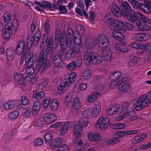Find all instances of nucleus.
<instances>
[{
  "label": "nucleus",
  "instance_id": "obj_61",
  "mask_svg": "<svg viewBox=\"0 0 151 151\" xmlns=\"http://www.w3.org/2000/svg\"><path fill=\"white\" fill-rule=\"evenodd\" d=\"M11 24L13 27L14 31L16 32L19 27V23L17 19H14L12 21V24Z\"/></svg>",
  "mask_w": 151,
  "mask_h": 151
},
{
  "label": "nucleus",
  "instance_id": "obj_49",
  "mask_svg": "<svg viewBox=\"0 0 151 151\" xmlns=\"http://www.w3.org/2000/svg\"><path fill=\"white\" fill-rule=\"evenodd\" d=\"M13 29V27L11 24L8 23L5 24L4 28L2 30L10 32L12 34Z\"/></svg>",
  "mask_w": 151,
  "mask_h": 151
},
{
  "label": "nucleus",
  "instance_id": "obj_56",
  "mask_svg": "<svg viewBox=\"0 0 151 151\" xmlns=\"http://www.w3.org/2000/svg\"><path fill=\"white\" fill-rule=\"evenodd\" d=\"M76 12L78 14L81 16H82L83 15L86 18H87L88 17V15L86 12V11L84 9H82L81 11V9L78 8L76 7Z\"/></svg>",
  "mask_w": 151,
  "mask_h": 151
},
{
  "label": "nucleus",
  "instance_id": "obj_53",
  "mask_svg": "<svg viewBox=\"0 0 151 151\" xmlns=\"http://www.w3.org/2000/svg\"><path fill=\"white\" fill-rule=\"evenodd\" d=\"M74 144H77L78 146L75 147V149H79L80 150L81 148V146L83 144V140L81 139H76L73 142Z\"/></svg>",
  "mask_w": 151,
  "mask_h": 151
},
{
  "label": "nucleus",
  "instance_id": "obj_38",
  "mask_svg": "<svg viewBox=\"0 0 151 151\" xmlns=\"http://www.w3.org/2000/svg\"><path fill=\"white\" fill-rule=\"evenodd\" d=\"M53 60L56 65L59 67L62 66V59L59 55H55L53 58Z\"/></svg>",
  "mask_w": 151,
  "mask_h": 151
},
{
  "label": "nucleus",
  "instance_id": "obj_25",
  "mask_svg": "<svg viewBox=\"0 0 151 151\" xmlns=\"http://www.w3.org/2000/svg\"><path fill=\"white\" fill-rule=\"evenodd\" d=\"M68 125L67 122H64L63 123L59 131L61 135L64 136L67 134L68 130Z\"/></svg>",
  "mask_w": 151,
  "mask_h": 151
},
{
  "label": "nucleus",
  "instance_id": "obj_16",
  "mask_svg": "<svg viewBox=\"0 0 151 151\" xmlns=\"http://www.w3.org/2000/svg\"><path fill=\"white\" fill-rule=\"evenodd\" d=\"M26 48L29 49L26 46V44L25 46L24 41L23 40L20 41L17 44L15 49V52L17 55H20L23 54L25 52Z\"/></svg>",
  "mask_w": 151,
  "mask_h": 151
},
{
  "label": "nucleus",
  "instance_id": "obj_48",
  "mask_svg": "<svg viewBox=\"0 0 151 151\" xmlns=\"http://www.w3.org/2000/svg\"><path fill=\"white\" fill-rule=\"evenodd\" d=\"M11 33L5 30H2V36L3 38L7 41H9L10 40Z\"/></svg>",
  "mask_w": 151,
  "mask_h": 151
},
{
  "label": "nucleus",
  "instance_id": "obj_20",
  "mask_svg": "<svg viewBox=\"0 0 151 151\" xmlns=\"http://www.w3.org/2000/svg\"><path fill=\"white\" fill-rule=\"evenodd\" d=\"M83 133V127L78 124H75L73 128V135L74 137L79 138L82 136Z\"/></svg>",
  "mask_w": 151,
  "mask_h": 151
},
{
  "label": "nucleus",
  "instance_id": "obj_40",
  "mask_svg": "<svg viewBox=\"0 0 151 151\" xmlns=\"http://www.w3.org/2000/svg\"><path fill=\"white\" fill-rule=\"evenodd\" d=\"M120 141L119 139L116 138L114 136V137L108 139L106 141V143L109 145H113L118 143Z\"/></svg>",
  "mask_w": 151,
  "mask_h": 151
},
{
  "label": "nucleus",
  "instance_id": "obj_30",
  "mask_svg": "<svg viewBox=\"0 0 151 151\" xmlns=\"http://www.w3.org/2000/svg\"><path fill=\"white\" fill-rule=\"evenodd\" d=\"M126 17L128 20L131 22H133L135 21L136 22V20L138 19L136 17V13L133 11L127 13V15Z\"/></svg>",
  "mask_w": 151,
  "mask_h": 151
},
{
  "label": "nucleus",
  "instance_id": "obj_17",
  "mask_svg": "<svg viewBox=\"0 0 151 151\" xmlns=\"http://www.w3.org/2000/svg\"><path fill=\"white\" fill-rule=\"evenodd\" d=\"M57 119L56 115L50 112L45 114L43 119L45 122L47 124H51L56 121Z\"/></svg>",
  "mask_w": 151,
  "mask_h": 151
},
{
  "label": "nucleus",
  "instance_id": "obj_42",
  "mask_svg": "<svg viewBox=\"0 0 151 151\" xmlns=\"http://www.w3.org/2000/svg\"><path fill=\"white\" fill-rule=\"evenodd\" d=\"M76 33H78V32L76 31L75 32L71 28H70L68 29L67 31V37L69 41L76 35Z\"/></svg>",
  "mask_w": 151,
  "mask_h": 151
},
{
  "label": "nucleus",
  "instance_id": "obj_8",
  "mask_svg": "<svg viewBox=\"0 0 151 151\" xmlns=\"http://www.w3.org/2000/svg\"><path fill=\"white\" fill-rule=\"evenodd\" d=\"M41 34L40 30H37L32 37H28L26 40V46L30 49L32 45L36 46L38 44Z\"/></svg>",
  "mask_w": 151,
  "mask_h": 151
},
{
  "label": "nucleus",
  "instance_id": "obj_52",
  "mask_svg": "<svg viewBox=\"0 0 151 151\" xmlns=\"http://www.w3.org/2000/svg\"><path fill=\"white\" fill-rule=\"evenodd\" d=\"M19 113L18 111L15 110L11 112L9 115V119H13L17 118L19 116Z\"/></svg>",
  "mask_w": 151,
  "mask_h": 151
},
{
  "label": "nucleus",
  "instance_id": "obj_58",
  "mask_svg": "<svg viewBox=\"0 0 151 151\" xmlns=\"http://www.w3.org/2000/svg\"><path fill=\"white\" fill-rule=\"evenodd\" d=\"M44 138L45 142H49L52 139V135L50 133H47L45 134Z\"/></svg>",
  "mask_w": 151,
  "mask_h": 151
},
{
  "label": "nucleus",
  "instance_id": "obj_9",
  "mask_svg": "<svg viewBox=\"0 0 151 151\" xmlns=\"http://www.w3.org/2000/svg\"><path fill=\"white\" fill-rule=\"evenodd\" d=\"M13 78L15 81L18 84L19 86L24 90L27 86L23 74L20 73L16 72L13 74Z\"/></svg>",
  "mask_w": 151,
  "mask_h": 151
},
{
  "label": "nucleus",
  "instance_id": "obj_11",
  "mask_svg": "<svg viewBox=\"0 0 151 151\" xmlns=\"http://www.w3.org/2000/svg\"><path fill=\"white\" fill-rule=\"evenodd\" d=\"M79 27L81 28V29L79 30L78 33H76V35L69 41L70 45H71L73 43L78 45H79L81 44V36L84 34L85 30L83 26L79 25L78 27Z\"/></svg>",
  "mask_w": 151,
  "mask_h": 151
},
{
  "label": "nucleus",
  "instance_id": "obj_37",
  "mask_svg": "<svg viewBox=\"0 0 151 151\" xmlns=\"http://www.w3.org/2000/svg\"><path fill=\"white\" fill-rule=\"evenodd\" d=\"M82 77L84 80H86L90 78L91 76V73L90 70L88 69L84 70L82 72Z\"/></svg>",
  "mask_w": 151,
  "mask_h": 151
},
{
  "label": "nucleus",
  "instance_id": "obj_7",
  "mask_svg": "<svg viewBox=\"0 0 151 151\" xmlns=\"http://www.w3.org/2000/svg\"><path fill=\"white\" fill-rule=\"evenodd\" d=\"M150 103V100L148 98L147 95L146 94H143L139 97L135 102L134 109L136 111L141 110L149 105Z\"/></svg>",
  "mask_w": 151,
  "mask_h": 151
},
{
  "label": "nucleus",
  "instance_id": "obj_57",
  "mask_svg": "<svg viewBox=\"0 0 151 151\" xmlns=\"http://www.w3.org/2000/svg\"><path fill=\"white\" fill-rule=\"evenodd\" d=\"M21 100L22 104L24 106L27 105L30 102V100L24 96H22Z\"/></svg>",
  "mask_w": 151,
  "mask_h": 151
},
{
  "label": "nucleus",
  "instance_id": "obj_4",
  "mask_svg": "<svg viewBox=\"0 0 151 151\" xmlns=\"http://www.w3.org/2000/svg\"><path fill=\"white\" fill-rule=\"evenodd\" d=\"M36 59V56L32 52H27L25 58V64L27 68L25 70V73L29 75H32L34 73L35 68L33 65Z\"/></svg>",
  "mask_w": 151,
  "mask_h": 151
},
{
  "label": "nucleus",
  "instance_id": "obj_39",
  "mask_svg": "<svg viewBox=\"0 0 151 151\" xmlns=\"http://www.w3.org/2000/svg\"><path fill=\"white\" fill-rule=\"evenodd\" d=\"M59 106V102L57 99H55L51 100L50 106L53 111H56L58 109Z\"/></svg>",
  "mask_w": 151,
  "mask_h": 151
},
{
  "label": "nucleus",
  "instance_id": "obj_2",
  "mask_svg": "<svg viewBox=\"0 0 151 151\" xmlns=\"http://www.w3.org/2000/svg\"><path fill=\"white\" fill-rule=\"evenodd\" d=\"M74 94L73 93L69 92L67 93L64 97L63 99L67 100V101L65 102V104L67 106H69L72 102V106L71 109V112L73 114H77L80 111L81 108V100L80 98L78 96L74 98Z\"/></svg>",
  "mask_w": 151,
  "mask_h": 151
},
{
  "label": "nucleus",
  "instance_id": "obj_19",
  "mask_svg": "<svg viewBox=\"0 0 151 151\" xmlns=\"http://www.w3.org/2000/svg\"><path fill=\"white\" fill-rule=\"evenodd\" d=\"M91 114L93 117H97L99 116L101 112V104L97 102L93 104L92 106Z\"/></svg>",
  "mask_w": 151,
  "mask_h": 151
},
{
  "label": "nucleus",
  "instance_id": "obj_55",
  "mask_svg": "<svg viewBox=\"0 0 151 151\" xmlns=\"http://www.w3.org/2000/svg\"><path fill=\"white\" fill-rule=\"evenodd\" d=\"M151 148V141L149 142L146 144L141 145L139 147V149L140 150L147 149Z\"/></svg>",
  "mask_w": 151,
  "mask_h": 151
},
{
  "label": "nucleus",
  "instance_id": "obj_5",
  "mask_svg": "<svg viewBox=\"0 0 151 151\" xmlns=\"http://www.w3.org/2000/svg\"><path fill=\"white\" fill-rule=\"evenodd\" d=\"M104 60L103 57L95 52L86 53L84 56V61L86 64L90 65L91 63L93 65L100 64Z\"/></svg>",
  "mask_w": 151,
  "mask_h": 151
},
{
  "label": "nucleus",
  "instance_id": "obj_10",
  "mask_svg": "<svg viewBox=\"0 0 151 151\" xmlns=\"http://www.w3.org/2000/svg\"><path fill=\"white\" fill-rule=\"evenodd\" d=\"M70 82L68 78L64 79L57 88V93L60 94L65 92L70 87Z\"/></svg>",
  "mask_w": 151,
  "mask_h": 151
},
{
  "label": "nucleus",
  "instance_id": "obj_51",
  "mask_svg": "<svg viewBox=\"0 0 151 151\" xmlns=\"http://www.w3.org/2000/svg\"><path fill=\"white\" fill-rule=\"evenodd\" d=\"M76 67L75 64V61H72L71 62L68 64L66 66L67 68L70 71L74 70Z\"/></svg>",
  "mask_w": 151,
  "mask_h": 151
},
{
  "label": "nucleus",
  "instance_id": "obj_59",
  "mask_svg": "<svg viewBox=\"0 0 151 151\" xmlns=\"http://www.w3.org/2000/svg\"><path fill=\"white\" fill-rule=\"evenodd\" d=\"M113 128L116 129H121L126 127V125L121 123H116L114 124Z\"/></svg>",
  "mask_w": 151,
  "mask_h": 151
},
{
  "label": "nucleus",
  "instance_id": "obj_36",
  "mask_svg": "<svg viewBox=\"0 0 151 151\" xmlns=\"http://www.w3.org/2000/svg\"><path fill=\"white\" fill-rule=\"evenodd\" d=\"M129 61L128 63V65L131 67L134 66L139 61L138 58L133 55L129 56Z\"/></svg>",
  "mask_w": 151,
  "mask_h": 151
},
{
  "label": "nucleus",
  "instance_id": "obj_43",
  "mask_svg": "<svg viewBox=\"0 0 151 151\" xmlns=\"http://www.w3.org/2000/svg\"><path fill=\"white\" fill-rule=\"evenodd\" d=\"M119 88L120 90L125 93H127L130 90V85L127 83L122 84L121 86L119 87Z\"/></svg>",
  "mask_w": 151,
  "mask_h": 151
},
{
  "label": "nucleus",
  "instance_id": "obj_6",
  "mask_svg": "<svg viewBox=\"0 0 151 151\" xmlns=\"http://www.w3.org/2000/svg\"><path fill=\"white\" fill-rule=\"evenodd\" d=\"M137 15L142 22L145 23V24L142 26L140 20L137 19L136 21V24L138 29L141 31L150 30L151 28V19L148 17L143 15L140 12H138Z\"/></svg>",
  "mask_w": 151,
  "mask_h": 151
},
{
  "label": "nucleus",
  "instance_id": "obj_45",
  "mask_svg": "<svg viewBox=\"0 0 151 151\" xmlns=\"http://www.w3.org/2000/svg\"><path fill=\"white\" fill-rule=\"evenodd\" d=\"M88 121V118L87 117L84 118L82 117L79 120L78 124L81 126L82 127H86Z\"/></svg>",
  "mask_w": 151,
  "mask_h": 151
},
{
  "label": "nucleus",
  "instance_id": "obj_32",
  "mask_svg": "<svg viewBox=\"0 0 151 151\" xmlns=\"http://www.w3.org/2000/svg\"><path fill=\"white\" fill-rule=\"evenodd\" d=\"M35 3L40 7L45 9L50 8L52 6V5L49 2L43 1L42 3L34 1Z\"/></svg>",
  "mask_w": 151,
  "mask_h": 151
},
{
  "label": "nucleus",
  "instance_id": "obj_3",
  "mask_svg": "<svg viewBox=\"0 0 151 151\" xmlns=\"http://www.w3.org/2000/svg\"><path fill=\"white\" fill-rule=\"evenodd\" d=\"M112 15L110 13L107 14L103 19L104 22L109 24V27L111 30H122L123 29L124 24L120 21L112 19Z\"/></svg>",
  "mask_w": 151,
  "mask_h": 151
},
{
  "label": "nucleus",
  "instance_id": "obj_21",
  "mask_svg": "<svg viewBox=\"0 0 151 151\" xmlns=\"http://www.w3.org/2000/svg\"><path fill=\"white\" fill-rule=\"evenodd\" d=\"M87 137L90 141L93 142H98L101 139L100 135L98 133L89 132L87 134Z\"/></svg>",
  "mask_w": 151,
  "mask_h": 151
},
{
  "label": "nucleus",
  "instance_id": "obj_28",
  "mask_svg": "<svg viewBox=\"0 0 151 151\" xmlns=\"http://www.w3.org/2000/svg\"><path fill=\"white\" fill-rule=\"evenodd\" d=\"M42 107V104L39 101H35L33 104L32 107V111L33 113H37L40 110Z\"/></svg>",
  "mask_w": 151,
  "mask_h": 151
},
{
  "label": "nucleus",
  "instance_id": "obj_1",
  "mask_svg": "<svg viewBox=\"0 0 151 151\" xmlns=\"http://www.w3.org/2000/svg\"><path fill=\"white\" fill-rule=\"evenodd\" d=\"M42 42L40 45L41 51L39 57V59L36 66V69L40 70L42 67V70L44 71L50 66V62L47 61V55L50 54L53 48V40L50 38L48 40V42L46 50V53L44 51V49L47 43L48 37L47 34L44 35L42 37Z\"/></svg>",
  "mask_w": 151,
  "mask_h": 151
},
{
  "label": "nucleus",
  "instance_id": "obj_47",
  "mask_svg": "<svg viewBox=\"0 0 151 151\" xmlns=\"http://www.w3.org/2000/svg\"><path fill=\"white\" fill-rule=\"evenodd\" d=\"M12 16L11 14L9 12H6L4 13L3 17V20L5 22L9 23L11 20Z\"/></svg>",
  "mask_w": 151,
  "mask_h": 151
},
{
  "label": "nucleus",
  "instance_id": "obj_14",
  "mask_svg": "<svg viewBox=\"0 0 151 151\" xmlns=\"http://www.w3.org/2000/svg\"><path fill=\"white\" fill-rule=\"evenodd\" d=\"M102 56L107 61L113 60L112 54L109 45L104 47L102 50Z\"/></svg>",
  "mask_w": 151,
  "mask_h": 151
},
{
  "label": "nucleus",
  "instance_id": "obj_62",
  "mask_svg": "<svg viewBox=\"0 0 151 151\" xmlns=\"http://www.w3.org/2000/svg\"><path fill=\"white\" fill-rule=\"evenodd\" d=\"M127 135L126 131L124 132H118L114 134V136L116 138H118L123 137Z\"/></svg>",
  "mask_w": 151,
  "mask_h": 151
},
{
  "label": "nucleus",
  "instance_id": "obj_12",
  "mask_svg": "<svg viewBox=\"0 0 151 151\" xmlns=\"http://www.w3.org/2000/svg\"><path fill=\"white\" fill-rule=\"evenodd\" d=\"M110 122L108 117L100 116L97 121L96 126L100 129L103 130L106 129Z\"/></svg>",
  "mask_w": 151,
  "mask_h": 151
},
{
  "label": "nucleus",
  "instance_id": "obj_34",
  "mask_svg": "<svg viewBox=\"0 0 151 151\" xmlns=\"http://www.w3.org/2000/svg\"><path fill=\"white\" fill-rule=\"evenodd\" d=\"M65 34H63L60 36V39L59 40L61 49L65 50L67 46V41Z\"/></svg>",
  "mask_w": 151,
  "mask_h": 151
},
{
  "label": "nucleus",
  "instance_id": "obj_41",
  "mask_svg": "<svg viewBox=\"0 0 151 151\" xmlns=\"http://www.w3.org/2000/svg\"><path fill=\"white\" fill-rule=\"evenodd\" d=\"M45 96V93L42 91L38 92L35 91L33 92V97L37 100H40Z\"/></svg>",
  "mask_w": 151,
  "mask_h": 151
},
{
  "label": "nucleus",
  "instance_id": "obj_18",
  "mask_svg": "<svg viewBox=\"0 0 151 151\" xmlns=\"http://www.w3.org/2000/svg\"><path fill=\"white\" fill-rule=\"evenodd\" d=\"M121 8V15L123 17L126 16L127 13L132 11V8L127 1H124L122 3Z\"/></svg>",
  "mask_w": 151,
  "mask_h": 151
},
{
  "label": "nucleus",
  "instance_id": "obj_44",
  "mask_svg": "<svg viewBox=\"0 0 151 151\" xmlns=\"http://www.w3.org/2000/svg\"><path fill=\"white\" fill-rule=\"evenodd\" d=\"M74 52L70 50L67 51L65 54V58L67 60H71L75 56Z\"/></svg>",
  "mask_w": 151,
  "mask_h": 151
},
{
  "label": "nucleus",
  "instance_id": "obj_33",
  "mask_svg": "<svg viewBox=\"0 0 151 151\" xmlns=\"http://www.w3.org/2000/svg\"><path fill=\"white\" fill-rule=\"evenodd\" d=\"M147 137L145 134H140L136 136L132 139V141L134 143L140 142L145 139Z\"/></svg>",
  "mask_w": 151,
  "mask_h": 151
},
{
  "label": "nucleus",
  "instance_id": "obj_15",
  "mask_svg": "<svg viewBox=\"0 0 151 151\" xmlns=\"http://www.w3.org/2000/svg\"><path fill=\"white\" fill-rule=\"evenodd\" d=\"M132 37L135 40L144 41L150 39V37L149 34L139 32L133 34Z\"/></svg>",
  "mask_w": 151,
  "mask_h": 151
},
{
  "label": "nucleus",
  "instance_id": "obj_63",
  "mask_svg": "<svg viewBox=\"0 0 151 151\" xmlns=\"http://www.w3.org/2000/svg\"><path fill=\"white\" fill-rule=\"evenodd\" d=\"M50 101V99L49 97H45L44 100L43 106L44 108H46L48 106Z\"/></svg>",
  "mask_w": 151,
  "mask_h": 151
},
{
  "label": "nucleus",
  "instance_id": "obj_23",
  "mask_svg": "<svg viewBox=\"0 0 151 151\" xmlns=\"http://www.w3.org/2000/svg\"><path fill=\"white\" fill-rule=\"evenodd\" d=\"M109 42L107 37L105 35H102L99 36L96 41V45L99 47H101V45L108 43Z\"/></svg>",
  "mask_w": 151,
  "mask_h": 151
},
{
  "label": "nucleus",
  "instance_id": "obj_29",
  "mask_svg": "<svg viewBox=\"0 0 151 151\" xmlns=\"http://www.w3.org/2000/svg\"><path fill=\"white\" fill-rule=\"evenodd\" d=\"M100 95L101 94L99 93L96 92L90 93L87 96V101L89 102H92L98 98Z\"/></svg>",
  "mask_w": 151,
  "mask_h": 151
},
{
  "label": "nucleus",
  "instance_id": "obj_54",
  "mask_svg": "<svg viewBox=\"0 0 151 151\" xmlns=\"http://www.w3.org/2000/svg\"><path fill=\"white\" fill-rule=\"evenodd\" d=\"M121 72L119 71H115L112 74L111 77L115 80H119V78L121 75Z\"/></svg>",
  "mask_w": 151,
  "mask_h": 151
},
{
  "label": "nucleus",
  "instance_id": "obj_24",
  "mask_svg": "<svg viewBox=\"0 0 151 151\" xmlns=\"http://www.w3.org/2000/svg\"><path fill=\"white\" fill-rule=\"evenodd\" d=\"M110 14L119 17L121 15V11L119 7L115 4H112L111 6Z\"/></svg>",
  "mask_w": 151,
  "mask_h": 151
},
{
  "label": "nucleus",
  "instance_id": "obj_22",
  "mask_svg": "<svg viewBox=\"0 0 151 151\" xmlns=\"http://www.w3.org/2000/svg\"><path fill=\"white\" fill-rule=\"evenodd\" d=\"M63 142V140L60 137H58L54 139L50 143V147L52 150H54L57 148Z\"/></svg>",
  "mask_w": 151,
  "mask_h": 151
},
{
  "label": "nucleus",
  "instance_id": "obj_31",
  "mask_svg": "<svg viewBox=\"0 0 151 151\" xmlns=\"http://www.w3.org/2000/svg\"><path fill=\"white\" fill-rule=\"evenodd\" d=\"M112 33V36L114 39L121 41L124 39V37L123 35L120 32L117 31L118 30H114ZM120 31L121 30H118Z\"/></svg>",
  "mask_w": 151,
  "mask_h": 151
},
{
  "label": "nucleus",
  "instance_id": "obj_46",
  "mask_svg": "<svg viewBox=\"0 0 151 151\" xmlns=\"http://www.w3.org/2000/svg\"><path fill=\"white\" fill-rule=\"evenodd\" d=\"M87 87V84L84 83L78 82L76 84L75 88H79L80 91H84Z\"/></svg>",
  "mask_w": 151,
  "mask_h": 151
},
{
  "label": "nucleus",
  "instance_id": "obj_27",
  "mask_svg": "<svg viewBox=\"0 0 151 151\" xmlns=\"http://www.w3.org/2000/svg\"><path fill=\"white\" fill-rule=\"evenodd\" d=\"M17 102L16 100L9 101L4 104L3 106L5 110L7 111L12 109L15 106Z\"/></svg>",
  "mask_w": 151,
  "mask_h": 151
},
{
  "label": "nucleus",
  "instance_id": "obj_50",
  "mask_svg": "<svg viewBox=\"0 0 151 151\" xmlns=\"http://www.w3.org/2000/svg\"><path fill=\"white\" fill-rule=\"evenodd\" d=\"M77 78V73L75 72H72L69 74V78H67L69 80L70 82V85L72 83L74 82Z\"/></svg>",
  "mask_w": 151,
  "mask_h": 151
},
{
  "label": "nucleus",
  "instance_id": "obj_26",
  "mask_svg": "<svg viewBox=\"0 0 151 151\" xmlns=\"http://www.w3.org/2000/svg\"><path fill=\"white\" fill-rule=\"evenodd\" d=\"M14 51L12 48H9L7 50L6 59L8 62L11 63L12 62L14 57Z\"/></svg>",
  "mask_w": 151,
  "mask_h": 151
},
{
  "label": "nucleus",
  "instance_id": "obj_64",
  "mask_svg": "<svg viewBox=\"0 0 151 151\" xmlns=\"http://www.w3.org/2000/svg\"><path fill=\"white\" fill-rule=\"evenodd\" d=\"M129 104L128 102H123L122 104L121 107V109L122 110L120 111H127V110L129 109L130 108H128Z\"/></svg>",
  "mask_w": 151,
  "mask_h": 151
},
{
  "label": "nucleus",
  "instance_id": "obj_60",
  "mask_svg": "<svg viewBox=\"0 0 151 151\" xmlns=\"http://www.w3.org/2000/svg\"><path fill=\"white\" fill-rule=\"evenodd\" d=\"M58 151H69V147L66 144H63L59 147L57 150Z\"/></svg>",
  "mask_w": 151,
  "mask_h": 151
},
{
  "label": "nucleus",
  "instance_id": "obj_13",
  "mask_svg": "<svg viewBox=\"0 0 151 151\" xmlns=\"http://www.w3.org/2000/svg\"><path fill=\"white\" fill-rule=\"evenodd\" d=\"M130 3L133 7L136 9H140L144 12L148 14L150 12V11L147 8L144 4L138 3L136 0H128Z\"/></svg>",
  "mask_w": 151,
  "mask_h": 151
},
{
  "label": "nucleus",
  "instance_id": "obj_35",
  "mask_svg": "<svg viewBox=\"0 0 151 151\" xmlns=\"http://www.w3.org/2000/svg\"><path fill=\"white\" fill-rule=\"evenodd\" d=\"M151 47L150 44H149L145 45L144 44L141 45L139 47V54L140 55L144 53L146 51H149Z\"/></svg>",
  "mask_w": 151,
  "mask_h": 151
}]
</instances>
